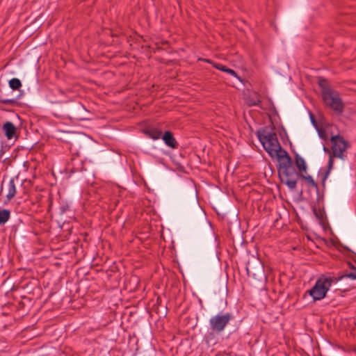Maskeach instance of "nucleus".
Returning <instances> with one entry per match:
<instances>
[{"label": "nucleus", "instance_id": "f257e3e1", "mask_svg": "<svg viewBox=\"0 0 356 356\" xmlns=\"http://www.w3.org/2000/svg\"><path fill=\"white\" fill-rule=\"evenodd\" d=\"M318 84L321 90V96L325 104L341 115L343 111L344 105L339 92L332 90L328 81L322 76L318 78Z\"/></svg>", "mask_w": 356, "mask_h": 356}, {"label": "nucleus", "instance_id": "f03ea898", "mask_svg": "<svg viewBox=\"0 0 356 356\" xmlns=\"http://www.w3.org/2000/svg\"><path fill=\"white\" fill-rule=\"evenodd\" d=\"M330 140L332 144L331 149L332 151V154H330V156H329L327 169L322 179V182L323 185L331 169L332 168L334 163L333 158L337 157L343 159V153L346 151L348 148L350 147V143L347 140H346L342 136L339 134L332 136Z\"/></svg>", "mask_w": 356, "mask_h": 356}, {"label": "nucleus", "instance_id": "7ed1b4c3", "mask_svg": "<svg viewBox=\"0 0 356 356\" xmlns=\"http://www.w3.org/2000/svg\"><path fill=\"white\" fill-rule=\"evenodd\" d=\"M278 176L282 184H284L291 190H295L299 172L293 165V161L286 163H280L278 165Z\"/></svg>", "mask_w": 356, "mask_h": 356}, {"label": "nucleus", "instance_id": "20e7f679", "mask_svg": "<svg viewBox=\"0 0 356 356\" xmlns=\"http://www.w3.org/2000/svg\"><path fill=\"white\" fill-rule=\"evenodd\" d=\"M256 135L264 149L270 156H272L273 152H276V148H280L277 134L273 131H268L267 128L257 130Z\"/></svg>", "mask_w": 356, "mask_h": 356}, {"label": "nucleus", "instance_id": "39448f33", "mask_svg": "<svg viewBox=\"0 0 356 356\" xmlns=\"http://www.w3.org/2000/svg\"><path fill=\"white\" fill-rule=\"evenodd\" d=\"M333 282L334 277L321 275L314 286L307 291V293L312 297L314 301L321 300L326 296Z\"/></svg>", "mask_w": 356, "mask_h": 356}, {"label": "nucleus", "instance_id": "423d86ee", "mask_svg": "<svg viewBox=\"0 0 356 356\" xmlns=\"http://www.w3.org/2000/svg\"><path fill=\"white\" fill-rule=\"evenodd\" d=\"M233 318V315L229 312H220L209 319L210 328L213 332L220 334Z\"/></svg>", "mask_w": 356, "mask_h": 356}, {"label": "nucleus", "instance_id": "0eeeda50", "mask_svg": "<svg viewBox=\"0 0 356 356\" xmlns=\"http://www.w3.org/2000/svg\"><path fill=\"white\" fill-rule=\"evenodd\" d=\"M66 110L71 119L83 120L86 119V113L88 111L81 102H75L68 105Z\"/></svg>", "mask_w": 356, "mask_h": 356}, {"label": "nucleus", "instance_id": "6e6552de", "mask_svg": "<svg viewBox=\"0 0 356 356\" xmlns=\"http://www.w3.org/2000/svg\"><path fill=\"white\" fill-rule=\"evenodd\" d=\"M140 132L143 133L146 137L151 138L154 140L161 139L163 134V131L161 128L150 124L143 127L140 129Z\"/></svg>", "mask_w": 356, "mask_h": 356}, {"label": "nucleus", "instance_id": "1a4fd4ad", "mask_svg": "<svg viewBox=\"0 0 356 356\" xmlns=\"http://www.w3.org/2000/svg\"><path fill=\"white\" fill-rule=\"evenodd\" d=\"M161 138L163 140L165 145L170 149H175L178 148L179 143L171 131L168 130L163 132Z\"/></svg>", "mask_w": 356, "mask_h": 356}, {"label": "nucleus", "instance_id": "9d476101", "mask_svg": "<svg viewBox=\"0 0 356 356\" xmlns=\"http://www.w3.org/2000/svg\"><path fill=\"white\" fill-rule=\"evenodd\" d=\"M246 272L248 277L252 276L254 279L261 283H264L266 280L264 269L262 265L258 266L257 273H254L253 269L250 270V267L247 266Z\"/></svg>", "mask_w": 356, "mask_h": 356}, {"label": "nucleus", "instance_id": "9b49d317", "mask_svg": "<svg viewBox=\"0 0 356 356\" xmlns=\"http://www.w3.org/2000/svg\"><path fill=\"white\" fill-rule=\"evenodd\" d=\"M276 156L277 158L278 159L279 163H286V162H289V161H292V159L289 156L288 152L285 149H282L281 146H280V148H277V149L276 148V152H272L271 156Z\"/></svg>", "mask_w": 356, "mask_h": 356}, {"label": "nucleus", "instance_id": "f8f14e48", "mask_svg": "<svg viewBox=\"0 0 356 356\" xmlns=\"http://www.w3.org/2000/svg\"><path fill=\"white\" fill-rule=\"evenodd\" d=\"M204 60L208 63H211L213 67L216 69L224 72H227L233 76L236 77L238 80H241V78L238 76L237 73L234 70L227 67L226 65H222L220 63H213V61L209 59H204Z\"/></svg>", "mask_w": 356, "mask_h": 356}, {"label": "nucleus", "instance_id": "ddd939ff", "mask_svg": "<svg viewBox=\"0 0 356 356\" xmlns=\"http://www.w3.org/2000/svg\"><path fill=\"white\" fill-rule=\"evenodd\" d=\"M3 130L6 137L10 140L15 136L17 131V128L13 122L7 121L3 125Z\"/></svg>", "mask_w": 356, "mask_h": 356}, {"label": "nucleus", "instance_id": "4468645a", "mask_svg": "<svg viewBox=\"0 0 356 356\" xmlns=\"http://www.w3.org/2000/svg\"><path fill=\"white\" fill-rule=\"evenodd\" d=\"M349 267L353 270V272L343 273L341 275H339L338 277H334V281L339 282L342 281L344 279L349 278L352 280H356V267H355L350 262L348 263Z\"/></svg>", "mask_w": 356, "mask_h": 356}, {"label": "nucleus", "instance_id": "2eb2a0df", "mask_svg": "<svg viewBox=\"0 0 356 356\" xmlns=\"http://www.w3.org/2000/svg\"><path fill=\"white\" fill-rule=\"evenodd\" d=\"M295 164L298 170L299 173L306 172L307 165L303 158H302L298 153L295 154Z\"/></svg>", "mask_w": 356, "mask_h": 356}, {"label": "nucleus", "instance_id": "dca6fc26", "mask_svg": "<svg viewBox=\"0 0 356 356\" xmlns=\"http://www.w3.org/2000/svg\"><path fill=\"white\" fill-rule=\"evenodd\" d=\"M305 172L299 173V178L304 179L306 181V182L311 186L315 188L316 189H318V184L314 180L312 177L311 175H305Z\"/></svg>", "mask_w": 356, "mask_h": 356}, {"label": "nucleus", "instance_id": "f3484780", "mask_svg": "<svg viewBox=\"0 0 356 356\" xmlns=\"http://www.w3.org/2000/svg\"><path fill=\"white\" fill-rule=\"evenodd\" d=\"M10 217V211L9 209H3L0 210V225H4Z\"/></svg>", "mask_w": 356, "mask_h": 356}, {"label": "nucleus", "instance_id": "a211bd4d", "mask_svg": "<svg viewBox=\"0 0 356 356\" xmlns=\"http://www.w3.org/2000/svg\"><path fill=\"white\" fill-rule=\"evenodd\" d=\"M8 84L10 88L13 90H19L22 87V82L21 81L17 78H13L8 81Z\"/></svg>", "mask_w": 356, "mask_h": 356}, {"label": "nucleus", "instance_id": "6ab92c4d", "mask_svg": "<svg viewBox=\"0 0 356 356\" xmlns=\"http://www.w3.org/2000/svg\"><path fill=\"white\" fill-rule=\"evenodd\" d=\"M16 194V188L13 179H10L8 184V193L7 197L8 199L13 198Z\"/></svg>", "mask_w": 356, "mask_h": 356}, {"label": "nucleus", "instance_id": "aec40b11", "mask_svg": "<svg viewBox=\"0 0 356 356\" xmlns=\"http://www.w3.org/2000/svg\"><path fill=\"white\" fill-rule=\"evenodd\" d=\"M196 208H197V211H198V213L200 214V217L201 220L202 221V222L204 223V224H209V225H211V224L207 221L205 213L202 211V209L200 207V205H199L197 202Z\"/></svg>", "mask_w": 356, "mask_h": 356}, {"label": "nucleus", "instance_id": "412c9836", "mask_svg": "<svg viewBox=\"0 0 356 356\" xmlns=\"http://www.w3.org/2000/svg\"><path fill=\"white\" fill-rule=\"evenodd\" d=\"M316 129H317L318 134L319 137L322 140H327L328 139L327 133L325 129L317 127Z\"/></svg>", "mask_w": 356, "mask_h": 356}, {"label": "nucleus", "instance_id": "4be33fe9", "mask_svg": "<svg viewBox=\"0 0 356 356\" xmlns=\"http://www.w3.org/2000/svg\"><path fill=\"white\" fill-rule=\"evenodd\" d=\"M0 103H2L6 105H10L12 106H15L17 104V100L15 99H1V98H0Z\"/></svg>", "mask_w": 356, "mask_h": 356}, {"label": "nucleus", "instance_id": "5701e85b", "mask_svg": "<svg viewBox=\"0 0 356 356\" xmlns=\"http://www.w3.org/2000/svg\"><path fill=\"white\" fill-rule=\"evenodd\" d=\"M313 212L316 218H318L320 221H323V213L320 210H317L315 207H314Z\"/></svg>", "mask_w": 356, "mask_h": 356}, {"label": "nucleus", "instance_id": "b1692460", "mask_svg": "<svg viewBox=\"0 0 356 356\" xmlns=\"http://www.w3.org/2000/svg\"><path fill=\"white\" fill-rule=\"evenodd\" d=\"M310 120H311V122H312V124H313L316 128H317V127H318V126H317V122H316V119H315V118H314V115H313L312 113H310Z\"/></svg>", "mask_w": 356, "mask_h": 356}, {"label": "nucleus", "instance_id": "393cba45", "mask_svg": "<svg viewBox=\"0 0 356 356\" xmlns=\"http://www.w3.org/2000/svg\"><path fill=\"white\" fill-rule=\"evenodd\" d=\"M323 150L325 152L329 154V156H330V154H332V149L330 150L326 145H323Z\"/></svg>", "mask_w": 356, "mask_h": 356}, {"label": "nucleus", "instance_id": "a878e982", "mask_svg": "<svg viewBox=\"0 0 356 356\" xmlns=\"http://www.w3.org/2000/svg\"><path fill=\"white\" fill-rule=\"evenodd\" d=\"M210 337H213V334L212 333H210L209 335L205 336L204 339H205V341L207 343H209V339Z\"/></svg>", "mask_w": 356, "mask_h": 356}, {"label": "nucleus", "instance_id": "bb28decb", "mask_svg": "<svg viewBox=\"0 0 356 356\" xmlns=\"http://www.w3.org/2000/svg\"><path fill=\"white\" fill-rule=\"evenodd\" d=\"M3 153L4 152H3V149H0V158L1 157V156L3 155Z\"/></svg>", "mask_w": 356, "mask_h": 356}]
</instances>
